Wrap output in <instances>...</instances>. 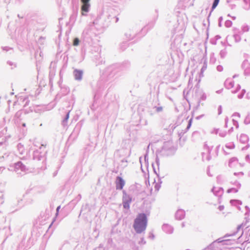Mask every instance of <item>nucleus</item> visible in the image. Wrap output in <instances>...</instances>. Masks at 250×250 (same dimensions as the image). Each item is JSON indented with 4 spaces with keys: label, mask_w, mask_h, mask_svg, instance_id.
I'll return each instance as SVG.
<instances>
[{
    "label": "nucleus",
    "mask_w": 250,
    "mask_h": 250,
    "mask_svg": "<svg viewBox=\"0 0 250 250\" xmlns=\"http://www.w3.org/2000/svg\"><path fill=\"white\" fill-rule=\"evenodd\" d=\"M147 217L145 213L139 214L134 220L133 228L136 232L140 233L144 231L147 225Z\"/></svg>",
    "instance_id": "f257e3e1"
},
{
    "label": "nucleus",
    "mask_w": 250,
    "mask_h": 250,
    "mask_svg": "<svg viewBox=\"0 0 250 250\" xmlns=\"http://www.w3.org/2000/svg\"><path fill=\"white\" fill-rule=\"evenodd\" d=\"M115 184L116 189L121 190L125 185V181L122 177L118 176L116 178Z\"/></svg>",
    "instance_id": "f03ea898"
},
{
    "label": "nucleus",
    "mask_w": 250,
    "mask_h": 250,
    "mask_svg": "<svg viewBox=\"0 0 250 250\" xmlns=\"http://www.w3.org/2000/svg\"><path fill=\"white\" fill-rule=\"evenodd\" d=\"M83 3L82 6V14L84 15V12H87L88 11L89 8L90 7V4L89 1H82Z\"/></svg>",
    "instance_id": "7ed1b4c3"
},
{
    "label": "nucleus",
    "mask_w": 250,
    "mask_h": 250,
    "mask_svg": "<svg viewBox=\"0 0 250 250\" xmlns=\"http://www.w3.org/2000/svg\"><path fill=\"white\" fill-rule=\"evenodd\" d=\"M131 201V199L130 198H129L128 199L125 200L123 202V206L124 208L125 209H129V205Z\"/></svg>",
    "instance_id": "20e7f679"
},
{
    "label": "nucleus",
    "mask_w": 250,
    "mask_h": 250,
    "mask_svg": "<svg viewBox=\"0 0 250 250\" xmlns=\"http://www.w3.org/2000/svg\"><path fill=\"white\" fill-rule=\"evenodd\" d=\"M75 77L77 79H81L82 76V73L79 71H75Z\"/></svg>",
    "instance_id": "39448f33"
},
{
    "label": "nucleus",
    "mask_w": 250,
    "mask_h": 250,
    "mask_svg": "<svg viewBox=\"0 0 250 250\" xmlns=\"http://www.w3.org/2000/svg\"><path fill=\"white\" fill-rule=\"evenodd\" d=\"M79 40L78 38H75L73 41V45L77 46L79 43Z\"/></svg>",
    "instance_id": "423d86ee"
},
{
    "label": "nucleus",
    "mask_w": 250,
    "mask_h": 250,
    "mask_svg": "<svg viewBox=\"0 0 250 250\" xmlns=\"http://www.w3.org/2000/svg\"><path fill=\"white\" fill-rule=\"evenodd\" d=\"M219 1H214L212 6V10H213L218 5Z\"/></svg>",
    "instance_id": "0eeeda50"
},
{
    "label": "nucleus",
    "mask_w": 250,
    "mask_h": 250,
    "mask_svg": "<svg viewBox=\"0 0 250 250\" xmlns=\"http://www.w3.org/2000/svg\"><path fill=\"white\" fill-rule=\"evenodd\" d=\"M60 207H58L57 208V211H58V210H59V208H60Z\"/></svg>",
    "instance_id": "6e6552de"
},
{
    "label": "nucleus",
    "mask_w": 250,
    "mask_h": 250,
    "mask_svg": "<svg viewBox=\"0 0 250 250\" xmlns=\"http://www.w3.org/2000/svg\"><path fill=\"white\" fill-rule=\"evenodd\" d=\"M25 125H25V123H23V124H22V126H25Z\"/></svg>",
    "instance_id": "1a4fd4ad"
}]
</instances>
